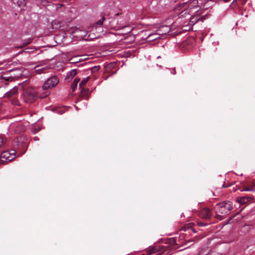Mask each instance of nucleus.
<instances>
[{
    "label": "nucleus",
    "instance_id": "nucleus-12",
    "mask_svg": "<svg viewBox=\"0 0 255 255\" xmlns=\"http://www.w3.org/2000/svg\"><path fill=\"white\" fill-rule=\"evenodd\" d=\"M159 248L157 247H149L148 249H147L146 252L148 255H150L157 252Z\"/></svg>",
    "mask_w": 255,
    "mask_h": 255
},
{
    "label": "nucleus",
    "instance_id": "nucleus-2",
    "mask_svg": "<svg viewBox=\"0 0 255 255\" xmlns=\"http://www.w3.org/2000/svg\"><path fill=\"white\" fill-rule=\"evenodd\" d=\"M180 7L182 8H187L192 14L201 12L200 11V7L198 5V1L197 0H190L187 2L179 4L174 8V10L177 13Z\"/></svg>",
    "mask_w": 255,
    "mask_h": 255
},
{
    "label": "nucleus",
    "instance_id": "nucleus-33",
    "mask_svg": "<svg viewBox=\"0 0 255 255\" xmlns=\"http://www.w3.org/2000/svg\"><path fill=\"white\" fill-rule=\"evenodd\" d=\"M244 1V2H246V1L247 0H243Z\"/></svg>",
    "mask_w": 255,
    "mask_h": 255
},
{
    "label": "nucleus",
    "instance_id": "nucleus-19",
    "mask_svg": "<svg viewBox=\"0 0 255 255\" xmlns=\"http://www.w3.org/2000/svg\"><path fill=\"white\" fill-rule=\"evenodd\" d=\"M17 3L19 6H23L26 4L25 0H18Z\"/></svg>",
    "mask_w": 255,
    "mask_h": 255
},
{
    "label": "nucleus",
    "instance_id": "nucleus-25",
    "mask_svg": "<svg viewBox=\"0 0 255 255\" xmlns=\"http://www.w3.org/2000/svg\"><path fill=\"white\" fill-rule=\"evenodd\" d=\"M48 94H48V92H46V93H45V95L44 96H43V97H42V96H39V98H44V97H46Z\"/></svg>",
    "mask_w": 255,
    "mask_h": 255
},
{
    "label": "nucleus",
    "instance_id": "nucleus-1",
    "mask_svg": "<svg viewBox=\"0 0 255 255\" xmlns=\"http://www.w3.org/2000/svg\"><path fill=\"white\" fill-rule=\"evenodd\" d=\"M233 209V204L230 201H223L217 204L214 207L216 218L222 220L230 214Z\"/></svg>",
    "mask_w": 255,
    "mask_h": 255
},
{
    "label": "nucleus",
    "instance_id": "nucleus-34",
    "mask_svg": "<svg viewBox=\"0 0 255 255\" xmlns=\"http://www.w3.org/2000/svg\"><path fill=\"white\" fill-rule=\"evenodd\" d=\"M16 102H17L16 101L15 103H14V104H16Z\"/></svg>",
    "mask_w": 255,
    "mask_h": 255
},
{
    "label": "nucleus",
    "instance_id": "nucleus-23",
    "mask_svg": "<svg viewBox=\"0 0 255 255\" xmlns=\"http://www.w3.org/2000/svg\"><path fill=\"white\" fill-rule=\"evenodd\" d=\"M249 226H243L242 228V230H246V229H249Z\"/></svg>",
    "mask_w": 255,
    "mask_h": 255
},
{
    "label": "nucleus",
    "instance_id": "nucleus-9",
    "mask_svg": "<svg viewBox=\"0 0 255 255\" xmlns=\"http://www.w3.org/2000/svg\"><path fill=\"white\" fill-rule=\"evenodd\" d=\"M201 216L205 219H210L211 217V212L209 209L205 208L200 213Z\"/></svg>",
    "mask_w": 255,
    "mask_h": 255
},
{
    "label": "nucleus",
    "instance_id": "nucleus-3",
    "mask_svg": "<svg viewBox=\"0 0 255 255\" xmlns=\"http://www.w3.org/2000/svg\"><path fill=\"white\" fill-rule=\"evenodd\" d=\"M37 91L32 87H28L24 91L23 98L24 102L31 104L34 102L38 98Z\"/></svg>",
    "mask_w": 255,
    "mask_h": 255
},
{
    "label": "nucleus",
    "instance_id": "nucleus-27",
    "mask_svg": "<svg viewBox=\"0 0 255 255\" xmlns=\"http://www.w3.org/2000/svg\"><path fill=\"white\" fill-rule=\"evenodd\" d=\"M172 73L173 74H175L176 72H175V69H173V72H172Z\"/></svg>",
    "mask_w": 255,
    "mask_h": 255
},
{
    "label": "nucleus",
    "instance_id": "nucleus-28",
    "mask_svg": "<svg viewBox=\"0 0 255 255\" xmlns=\"http://www.w3.org/2000/svg\"><path fill=\"white\" fill-rule=\"evenodd\" d=\"M17 70V69H12V70H10V72H14V71Z\"/></svg>",
    "mask_w": 255,
    "mask_h": 255
},
{
    "label": "nucleus",
    "instance_id": "nucleus-20",
    "mask_svg": "<svg viewBox=\"0 0 255 255\" xmlns=\"http://www.w3.org/2000/svg\"><path fill=\"white\" fill-rule=\"evenodd\" d=\"M5 138L3 137H0V147H1L4 143Z\"/></svg>",
    "mask_w": 255,
    "mask_h": 255
},
{
    "label": "nucleus",
    "instance_id": "nucleus-18",
    "mask_svg": "<svg viewBox=\"0 0 255 255\" xmlns=\"http://www.w3.org/2000/svg\"><path fill=\"white\" fill-rule=\"evenodd\" d=\"M106 20L105 17H102L100 19L98 20L96 22V24L101 26L103 24L104 21Z\"/></svg>",
    "mask_w": 255,
    "mask_h": 255
},
{
    "label": "nucleus",
    "instance_id": "nucleus-17",
    "mask_svg": "<svg viewBox=\"0 0 255 255\" xmlns=\"http://www.w3.org/2000/svg\"><path fill=\"white\" fill-rule=\"evenodd\" d=\"M255 185L254 184L252 185V188L246 187V188H244L241 191H253V192H255Z\"/></svg>",
    "mask_w": 255,
    "mask_h": 255
},
{
    "label": "nucleus",
    "instance_id": "nucleus-11",
    "mask_svg": "<svg viewBox=\"0 0 255 255\" xmlns=\"http://www.w3.org/2000/svg\"><path fill=\"white\" fill-rule=\"evenodd\" d=\"M181 9H183L179 14L180 17H185L186 14H188V15L192 14V13H190V11L188 9H187V8H182L180 7V9L178 10V11L180 10Z\"/></svg>",
    "mask_w": 255,
    "mask_h": 255
},
{
    "label": "nucleus",
    "instance_id": "nucleus-13",
    "mask_svg": "<svg viewBox=\"0 0 255 255\" xmlns=\"http://www.w3.org/2000/svg\"><path fill=\"white\" fill-rule=\"evenodd\" d=\"M38 66H36L35 69V72L36 74H40L41 73H46V71L47 70V68L46 67H43L42 68H38Z\"/></svg>",
    "mask_w": 255,
    "mask_h": 255
},
{
    "label": "nucleus",
    "instance_id": "nucleus-21",
    "mask_svg": "<svg viewBox=\"0 0 255 255\" xmlns=\"http://www.w3.org/2000/svg\"><path fill=\"white\" fill-rule=\"evenodd\" d=\"M78 57H75L74 58H71V60L72 61V63H76L78 61H80V59H77Z\"/></svg>",
    "mask_w": 255,
    "mask_h": 255
},
{
    "label": "nucleus",
    "instance_id": "nucleus-24",
    "mask_svg": "<svg viewBox=\"0 0 255 255\" xmlns=\"http://www.w3.org/2000/svg\"><path fill=\"white\" fill-rule=\"evenodd\" d=\"M86 89H84L83 88H82V90H81V93L82 94H84L85 92H86Z\"/></svg>",
    "mask_w": 255,
    "mask_h": 255
},
{
    "label": "nucleus",
    "instance_id": "nucleus-31",
    "mask_svg": "<svg viewBox=\"0 0 255 255\" xmlns=\"http://www.w3.org/2000/svg\"><path fill=\"white\" fill-rule=\"evenodd\" d=\"M4 164V163H2L1 162V160L0 159V164Z\"/></svg>",
    "mask_w": 255,
    "mask_h": 255
},
{
    "label": "nucleus",
    "instance_id": "nucleus-4",
    "mask_svg": "<svg viewBox=\"0 0 255 255\" xmlns=\"http://www.w3.org/2000/svg\"><path fill=\"white\" fill-rule=\"evenodd\" d=\"M15 151L13 149L2 152L0 155L1 162L4 163L5 162L11 161L15 158Z\"/></svg>",
    "mask_w": 255,
    "mask_h": 255
},
{
    "label": "nucleus",
    "instance_id": "nucleus-7",
    "mask_svg": "<svg viewBox=\"0 0 255 255\" xmlns=\"http://www.w3.org/2000/svg\"><path fill=\"white\" fill-rule=\"evenodd\" d=\"M196 15H193L190 18V22L192 24H195L196 22H197L200 19V16L202 14V12H196ZM201 21L203 22V18L202 17L201 18Z\"/></svg>",
    "mask_w": 255,
    "mask_h": 255
},
{
    "label": "nucleus",
    "instance_id": "nucleus-8",
    "mask_svg": "<svg viewBox=\"0 0 255 255\" xmlns=\"http://www.w3.org/2000/svg\"><path fill=\"white\" fill-rule=\"evenodd\" d=\"M253 199L252 197L250 196H244L237 198V202L241 205H244L249 202Z\"/></svg>",
    "mask_w": 255,
    "mask_h": 255
},
{
    "label": "nucleus",
    "instance_id": "nucleus-15",
    "mask_svg": "<svg viewBox=\"0 0 255 255\" xmlns=\"http://www.w3.org/2000/svg\"><path fill=\"white\" fill-rule=\"evenodd\" d=\"M90 79V77L88 76V77H87L86 78H84L82 81L79 84V87L80 88H82V87L85 85L87 82L89 80V79Z\"/></svg>",
    "mask_w": 255,
    "mask_h": 255
},
{
    "label": "nucleus",
    "instance_id": "nucleus-5",
    "mask_svg": "<svg viewBox=\"0 0 255 255\" xmlns=\"http://www.w3.org/2000/svg\"><path fill=\"white\" fill-rule=\"evenodd\" d=\"M59 81V78L57 76H52L45 81L43 85L42 89L44 90H46L54 87L57 85Z\"/></svg>",
    "mask_w": 255,
    "mask_h": 255
},
{
    "label": "nucleus",
    "instance_id": "nucleus-32",
    "mask_svg": "<svg viewBox=\"0 0 255 255\" xmlns=\"http://www.w3.org/2000/svg\"><path fill=\"white\" fill-rule=\"evenodd\" d=\"M124 27H125V26H122V28H124ZM118 28H121V27H118Z\"/></svg>",
    "mask_w": 255,
    "mask_h": 255
},
{
    "label": "nucleus",
    "instance_id": "nucleus-14",
    "mask_svg": "<svg viewBox=\"0 0 255 255\" xmlns=\"http://www.w3.org/2000/svg\"><path fill=\"white\" fill-rule=\"evenodd\" d=\"M77 74L76 70H72L67 73L66 78L68 79L72 78Z\"/></svg>",
    "mask_w": 255,
    "mask_h": 255
},
{
    "label": "nucleus",
    "instance_id": "nucleus-16",
    "mask_svg": "<svg viewBox=\"0 0 255 255\" xmlns=\"http://www.w3.org/2000/svg\"><path fill=\"white\" fill-rule=\"evenodd\" d=\"M79 79H75L73 81L71 84V88L72 89L73 91H74L75 88L77 87V84L79 83Z\"/></svg>",
    "mask_w": 255,
    "mask_h": 255
},
{
    "label": "nucleus",
    "instance_id": "nucleus-6",
    "mask_svg": "<svg viewBox=\"0 0 255 255\" xmlns=\"http://www.w3.org/2000/svg\"><path fill=\"white\" fill-rule=\"evenodd\" d=\"M10 128L16 134H19L25 130V126L21 123H15L11 124Z\"/></svg>",
    "mask_w": 255,
    "mask_h": 255
},
{
    "label": "nucleus",
    "instance_id": "nucleus-26",
    "mask_svg": "<svg viewBox=\"0 0 255 255\" xmlns=\"http://www.w3.org/2000/svg\"><path fill=\"white\" fill-rule=\"evenodd\" d=\"M198 224L199 226H204L205 225V224H204L202 223H199Z\"/></svg>",
    "mask_w": 255,
    "mask_h": 255
},
{
    "label": "nucleus",
    "instance_id": "nucleus-29",
    "mask_svg": "<svg viewBox=\"0 0 255 255\" xmlns=\"http://www.w3.org/2000/svg\"><path fill=\"white\" fill-rule=\"evenodd\" d=\"M171 2H176L177 0H169Z\"/></svg>",
    "mask_w": 255,
    "mask_h": 255
},
{
    "label": "nucleus",
    "instance_id": "nucleus-10",
    "mask_svg": "<svg viewBox=\"0 0 255 255\" xmlns=\"http://www.w3.org/2000/svg\"><path fill=\"white\" fill-rule=\"evenodd\" d=\"M17 92L18 88L16 87H14L10 91L5 93V97L7 98L13 97L17 94Z\"/></svg>",
    "mask_w": 255,
    "mask_h": 255
},
{
    "label": "nucleus",
    "instance_id": "nucleus-22",
    "mask_svg": "<svg viewBox=\"0 0 255 255\" xmlns=\"http://www.w3.org/2000/svg\"><path fill=\"white\" fill-rule=\"evenodd\" d=\"M2 79H4L6 81H9V80L11 81L12 80L13 78L12 77H5L3 75V76H2Z\"/></svg>",
    "mask_w": 255,
    "mask_h": 255
},
{
    "label": "nucleus",
    "instance_id": "nucleus-30",
    "mask_svg": "<svg viewBox=\"0 0 255 255\" xmlns=\"http://www.w3.org/2000/svg\"><path fill=\"white\" fill-rule=\"evenodd\" d=\"M121 14V13H118L117 14H116V15H119Z\"/></svg>",
    "mask_w": 255,
    "mask_h": 255
}]
</instances>
